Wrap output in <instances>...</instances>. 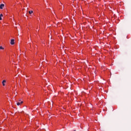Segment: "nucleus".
Masks as SVG:
<instances>
[{"instance_id": "f257e3e1", "label": "nucleus", "mask_w": 131, "mask_h": 131, "mask_svg": "<svg viewBox=\"0 0 131 131\" xmlns=\"http://www.w3.org/2000/svg\"><path fill=\"white\" fill-rule=\"evenodd\" d=\"M21 104H23V101H21V100H19L18 101H16V104L17 106H20Z\"/></svg>"}, {"instance_id": "f03ea898", "label": "nucleus", "mask_w": 131, "mask_h": 131, "mask_svg": "<svg viewBox=\"0 0 131 131\" xmlns=\"http://www.w3.org/2000/svg\"><path fill=\"white\" fill-rule=\"evenodd\" d=\"M15 40L14 39H12L11 40L10 44L11 45H15Z\"/></svg>"}, {"instance_id": "7ed1b4c3", "label": "nucleus", "mask_w": 131, "mask_h": 131, "mask_svg": "<svg viewBox=\"0 0 131 131\" xmlns=\"http://www.w3.org/2000/svg\"><path fill=\"white\" fill-rule=\"evenodd\" d=\"M4 7H5V4H1V5H0V9L1 10L4 9Z\"/></svg>"}, {"instance_id": "20e7f679", "label": "nucleus", "mask_w": 131, "mask_h": 131, "mask_svg": "<svg viewBox=\"0 0 131 131\" xmlns=\"http://www.w3.org/2000/svg\"><path fill=\"white\" fill-rule=\"evenodd\" d=\"M33 13V11H29V14H30V15H31V14H32Z\"/></svg>"}, {"instance_id": "39448f33", "label": "nucleus", "mask_w": 131, "mask_h": 131, "mask_svg": "<svg viewBox=\"0 0 131 131\" xmlns=\"http://www.w3.org/2000/svg\"><path fill=\"white\" fill-rule=\"evenodd\" d=\"M2 17H3V14H0V20H3V18H2Z\"/></svg>"}, {"instance_id": "423d86ee", "label": "nucleus", "mask_w": 131, "mask_h": 131, "mask_svg": "<svg viewBox=\"0 0 131 131\" xmlns=\"http://www.w3.org/2000/svg\"><path fill=\"white\" fill-rule=\"evenodd\" d=\"M5 48L2 47V46L0 47V50H4Z\"/></svg>"}, {"instance_id": "0eeeda50", "label": "nucleus", "mask_w": 131, "mask_h": 131, "mask_svg": "<svg viewBox=\"0 0 131 131\" xmlns=\"http://www.w3.org/2000/svg\"><path fill=\"white\" fill-rule=\"evenodd\" d=\"M2 82H7V80H3Z\"/></svg>"}, {"instance_id": "6e6552de", "label": "nucleus", "mask_w": 131, "mask_h": 131, "mask_svg": "<svg viewBox=\"0 0 131 131\" xmlns=\"http://www.w3.org/2000/svg\"><path fill=\"white\" fill-rule=\"evenodd\" d=\"M2 83H3V85L4 86H5V85H6V84L5 83V82H3Z\"/></svg>"}, {"instance_id": "1a4fd4ad", "label": "nucleus", "mask_w": 131, "mask_h": 131, "mask_svg": "<svg viewBox=\"0 0 131 131\" xmlns=\"http://www.w3.org/2000/svg\"><path fill=\"white\" fill-rule=\"evenodd\" d=\"M48 81V82H49L50 81Z\"/></svg>"}]
</instances>
